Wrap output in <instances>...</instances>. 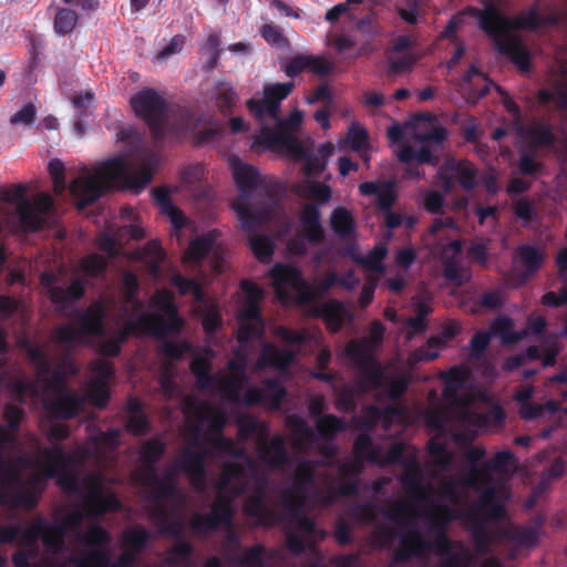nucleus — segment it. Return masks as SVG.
Masks as SVG:
<instances>
[{"mask_svg":"<svg viewBox=\"0 0 567 567\" xmlns=\"http://www.w3.org/2000/svg\"><path fill=\"white\" fill-rule=\"evenodd\" d=\"M471 529L477 554L484 555L494 544H499L504 539L514 542L519 546H532L537 540L535 529L519 528L512 525L504 508L499 517H492L474 511H461L456 516Z\"/></svg>","mask_w":567,"mask_h":567,"instance_id":"f8f14e48","label":"nucleus"},{"mask_svg":"<svg viewBox=\"0 0 567 567\" xmlns=\"http://www.w3.org/2000/svg\"><path fill=\"white\" fill-rule=\"evenodd\" d=\"M353 450V455L339 466L338 478L320 471L318 462L301 460L297 463L291 484L280 494L281 504L290 516L286 532L288 547L298 554L324 537V533L300 511L327 506L340 495L353 494L357 486L352 476L362 471L363 458H367L380 466L400 463L406 494L405 498L384 509L386 523L375 527L374 543L381 547L391 545L394 529H399L396 561L427 557L434 550L442 567H471L470 551L460 543H451L444 535V527L461 511L492 517L503 514L509 497L505 477L513 468V454L498 452L482 468L471 466L447 480L441 478L437 472L442 471L432 464L435 484H430L424 481L415 450L404 443H393L385 451L379 445L373 446L370 437L361 434Z\"/></svg>","mask_w":567,"mask_h":567,"instance_id":"f257e3e1","label":"nucleus"},{"mask_svg":"<svg viewBox=\"0 0 567 567\" xmlns=\"http://www.w3.org/2000/svg\"><path fill=\"white\" fill-rule=\"evenodd\" d=\"M347 140L351 148L359 153V155L368 162L370 159L368 153V133L365 128L358 122H352L349 130Z\"/></svg>","mask_w":567,"mask_h":567,"instance_id":"ea45409f","label":"nucleus"},{"mask_svg":"<svg viewBox=\"0 0 567 567\" xmlns=\"http://www.w3.org/2000/svg\"><path fill=\"white\" fill-rule=\"evenodd\" d=\"M131 105L137 116L150 126L153 135H163L167 117V102L164 96L152 87H146L131 97Z\"/></svg>","mask_w":567,"mask_h":567,"instance_id":"a211bd4d","label":"nucleus"},{"mask_svg":"<svg viewBox=\"0 0 567 567\" xmlns=\"http://www.w3.org/2000/svg\"><path fill=\"white\" fill-rule=\"evenodd\" d=\"M127 430L135 435L145 434L150 426L148 421L141 410L140 402L132 400L128 403Z\"/></svg>","mask_w":567,"mask_h":567,"instance_id":"a19ab883","label":"nucleus"},{"mask_svg":"<svg viewBox=\"0 0 567 567\" xmlns=\"http://www.w3.org/2000/svg\"><path fill=\"white\" fill-rule=\"evenodd\" d=\"M142 259L151 266L152 272L156 274L157 265L163 259V250L158 244L150 243L144 248Z\"/></svg>","mask_w":567,"mask_h":567,"instance_id":"e2e57ef3","label":"nucleus"},{"mask_svg":"<svg viewBox=\"0 0 567 567\" xmlns=\"http://www.w3.org/2000/svg\"><path fill=\"white\" fill-rule=\"evenodd\" d=\"M66 492L76 493L80 504L70 509L59 524L47 525L35 520L28 526H0V543L19 539L20 550L13 556L16 567H130L136 553L122 548L123 553L111 560L107 548L82 550L80 547H97L111 540L107 532L95 524L106 512L116 511L118 501L106 486L105 477L93 472L80 480Z\"/></svg>","mask_w":567,"mask_h":567,"instance_id":"7ed1b4c3","label":"nucleus"},{"mask_svg":"<svg viewBox=\"0 0 567 567\" xmlns=\"http://www.w3.org/2000/svg\"><path fill=\"white\" fill-rule=\"evenodd\" d=\"M358 41L357 53L353 58L372 53L377 50L374 41L382 34V28L373 16L362 18L355 25Z\"/></svg>","mask_w":567,"mask_h":567,"instance_id":"bb28decb","label":"nucleus"},{"mask_svg":"<svg viewBox=\"0 0 567 567\" xmlns=\"http://www.w3.org/2000/svg\"><path fill=\"white\" fill-rule=\"evenodd\" d=\"M188 349L189 347L187 343L166 342L164 344L163 351L168 359L162 364L159 384L162 392L166 398H172L176 394V388L172 381L175 373L173 359L182 357Z\"/></svg>","mask_w":567,"mask_h":567,"instance_id":"a878e982","label":"nucleus"},{"mask_svg":"<svg viewBox=\"0 0 567 567\" xmlns=\"http://www.w3.org/2000/svg\"><path fill=\"white\" fill-rule=\"evenodd\" d=\"M124 285L128 293L124 308L126 312L131 310V315L123 328L114 332L106 331L102 326L104 309L101 305L96 303L81 313L78 326L69 324L61 327L56 331V341L74 346L85 342L87 338H97L100 353L113 357L118 353L120 343L130 333H153L157 337H163L182 328L183 320L177 317L172 296L167 291H157L152 299V307L157 312L150 313L141 311V305L132 296L137 287L136 276L127 274L124 278Z\"/></svg>","mask_w":567,"mask_h":567,"instance_id":"39448f33","label":"nucleus"},{"mask_svg":"<svg viewBox=\"0 0 567 567\" xmlns=\"http://www.w3.org/2000/svg\"><path fill=\"white\" fill-rule=\"evenodd\" d=\"M275 334L289 343V348L279 349L272 344H265L256 363L258 369L270 365L276 369L284 370L293 361L296 351L292 349V347L301 343L305 340L303 334L291 331L285 327H278L275 330Z\"/></svg>","mask_w":567,"mask_h":567,"instance_id":"412c9836","label":"nucleus"},{"mask_svg":"<svg viewBox=\"0 0 567 567\" xmlns=\"http://www.w3.org/2000/svg\"><path fill=\"white\" fill-rule=\"evenodd\" d=\"M173 284L177 287L182 295L190 293L196 301H202L203 295L199 285L195 280H188L177 275L173 277Z\"/></svg>","mask_w":567,"mask_h":567,"instance_id":"680f3d73","label":"nucleus"},{"mask_svg":"<svg viewBox=\"0 0 567 567\" xmlns=\"http://www.w3.org/2000/svg\"><path fill=\"white\" fill-rule=\"evenodd\" d=\"M221 551L228 561L238 567H264L265 564V548L261 545H255L251 548L243 549L234 530L226 533Z\"/></svg>","mask_w":567,"mask_h":567,"instance_id":"b1692460","label":"nucleus"},{"mask_svg":"<svg viewBox=\"0 0 567 567\" xmlns=\"http://www.w3.org/2000/svg\"><path fill=\"white\" fill-rule=\"evenodd\" d=\"M333 153L334 146L331 143L320 145L316 152L310 150L308 145H305V156L295 158L305 162V173L307 176H311L324 169L327 158Z\"/></svg>","mask_w":567,"mask_h":567,"instance_id":"72a5a7b5","label":"nucleus"},{"mask_svg":"<svg viewBox=\"0 0 567 567\" xmlns=\"http://www.w3.org/2000/svg\"><path fill=\"white\" fill-rule=\"evenodd\" d=\"M339 282V277L334 272L328 274L324 278L320 279L312 286L308 285L307 289V301L319 298L323 295L330 287Z\"/></svg>","mask_w":567,"mask_h":567,"instance_id":"6e6d98bb","label":"nucleus"},{"mask_svg":"<svg viewBox=\"0 0 567 567\" xmlns=\"http://www.w3.org/2000/svg\"><path fill=\"white\" fill-rule=\"evenodd\" d=\"M240 433L244 437L251 434H256L258 436L256 444L257 455L259 460L269 467H281L288 461L285 439L280 435H276L271 440H267V429L264 423L258 421H248L241 426Z\"/></svg>","mask_w":567,"mask_h":567,"instance_id":"aec40b11","label":"nucleus"},{"mask_svg":"<svg viewBox=\"0 0 567 567\" xmlns=\"http://www.w3.org/2000/svg\"><path fill=\"white\" fill-rule=\"evenodd\" d=\"M554 96L560 106L567 107V66H560V75Z\"/></svg>","mask_w":567,"mask_h":567,"instance_id":"338daca9","label":"nucleus"},{"mask_svg":"<svg viewBox=\"0 0 567 567\" xmlns=\"http://www.w3.org/2000/svg\"><path fill=\"white\" fill-rule=\"evenodd\" d=\"M55 278L51 274H44L41 276V284L48 289L51 300L59 305L68 300H76L83 295V284L81 280L75 279L71 282L68 288L55 287Z\"/></svg>","mask_w":567,"mask_h":567,"instance_id":"7c9ffc66","label":"nucleus"},{"mask_svg":"<svg viewBox=\"0 0 567 567\" xmlns=\"http://www.w3.org/2000/svg\"><path fill=\"white\" fill-rule=\"evenodd\" d=\"M331 227L340 237H349L353 231V217L349 210L343 207L336 208L330 218Z\"/></svg>","mask_w":567,"mask_h":567,"instance_id":"79ce46f5","label":"nucleus"},{"mask_svg":"<svg viewBox=\"0 0 567 567\" xmlns=\"http://www.w3.org/2000/svg\"><path fill=\"white\" fill-rule=\"evenodd\" d=\"M313 313L321 317L328 329L336 332L344 322L351 320V315L344 306L338 301H328L316 306Z\"/></svg>","mask_w":567,"mask_h":567,"instance_id":"c756f323","label":"nucleus"},{"mask_svg":"<svg viewBox=\"0 0 567 567\" xmlns=\"http://www.w3.org/2000/svg\"><path fill=\"white\" fill-rule=\"evenodd\" d=\"M216 239L217 234L209 233L190 241L184 256V262L189 265L196 264L208 254H213L216 257L219 248Z\"/></svg>","mask_w":567,"mask_h":567,"instance_id":"473e14b6","label":"nucleus"},{"mask_svg":"<svg viewBox=\"0 0 567 567\" xmlns=\"http://www.w3.org/2000/svg\"><path fill=\"white\" fill-rule=\"evenodd\" d=\"M558 410V403L553 400L546 402L545 404H533L530 402H525L519 408V414L524 420H534L544 415L545 412L554 414Z\"/></svg>","mask_w":567,"mask_h":567,"instance_id":"c03bdc74","label":"nucleus"},{"mask_svg":"<svg viewBox=\"0 0 567 567\" xmlns=\"http://www.w3.org/2000/svg\"><path fill=\"white\" fill-rule=\"evenodd\" d=\"M297 192L305 198L315 199L321 203L328 202L331 196L330 188L321 183L307 182L300 185Z\"/></svg>","mask_w":567,"mask_h":567,"instance_id":"de8ad7c7","label":"nucleus"},{"mask_svg":"<svg viewBox=\"0 0 567 567\" xmlns=\"http://www.w3.org/2000/svg\"><path fill=\"white\" fill-rule=\"evenodd\" d=\"M301 233L310 244H318L323 239V229L320 223L319 210L313 205H305L301 216Z\"/></svg>","mask_w":567,"mask_h":567,"instance_id":"c9c22d12","label":"nucleus"},{"mask_svg":"<svg viewBox=\"0 0 567 567\" xmlns=\"http://www.w3.org/2000/svg\"><path fill=\"white\" fill-rule=\"evenodd\" d=\"M246 358L241 353H236L235 358L228 363L227 370L220 371L215 375L208 373L212 364L203 357L194 359L190 368L196 375L197 386L200 390L215 393L223 400L237 402L239 400V391L246 380Z\"/></svg>","mask_w":567,"mask_h":567,"instance_id":"ddd939ff","label":"nucleus"},{"mask_svg":"<svg viewBox=\"0 0 567 567\" xmlns=\"http://www.w3.org/2000/svg\"><path fill=\"white\" fill-rule=\"evenodd\" d=\"M545 259V252L532 246H523L517 249L514 264L522 270L524 278L537 271Z\"/></svg>","mask_w":567,"mask_h":567,"instance_id":"e433bc0d","label":"nucleus"},{"mask_svg":"<svg viewBox=\"0 0 567 567\" xmlns=\"http://www.w3.org/2000/svg\"><path fill=\"white\" fill-rule=\"evenodd\" d=\"M82 267L87 275H97L102 272L106 267V261L99 255H91L83 259Z\"/></svg>","mask_w":567,"mask_h":567,"instance_id":"774afa93","label":"nucleus"},{"mask_svg":"<svg viewBox=\"0 0 567 567\" xmlns=\"http://www.w3.org/2000/svg\"><path fill=\"white\" fill-rule=\"evenodd\" d=\"M465 14L476 18L480 27L494 38L498 51L505 53L522 71L528 69L529 52L514 31L534 30L558 21L555 14L539 16L536 8L524 11L515 18H507L497 7L486 4L483 10L468 8L464 13L453 17L442 32V37L453 38Z\"/></svg>","mask_w":567,"mask_h":567,"instance_id":"9d476101","label":"nucleus"},{"mask_svg":"<svg viewBox=\"0 0 567 567\" xmlns=\"http://www.w3.org/2000/svg\"><path fill=\"white\" fill-rule=\"evenodd\" d=\"M22 411L16 406H7L6 420L9 429L0 425V503L31 508L37 504L38 497L44 488L48 477H58L59 485L68 491L80 481L73 473V466L94 458L104 465L111 458L118 444L117 430L107 433L91 434L83 446H79L72 454H66L59 445L40 450L34 458H19L8 465L3 452L12 446L16 430Z\"/></svg>","mask_w":567,"mask_h":567,"instance_id":"20e7f679","label":"nucleus"},{"mask_svg":"<svg viewBox=\"0 0 567 567\" xmlns=\"http://www.w3.org/2000/svg\"><path fill=\"white\" fill-rule=\"evenodd\" d=\"M29 360L37 371L33 383L19 381L16 391L19 396L32 394L41 398L48 413L55 417L69 419L84 411L87 403L103 408L109 400L107 383L114 371L109 361L97 360L92 365V378L83 393L70 392L65 388V377L74 374L76 369L69 360H63L52 371L43 351L32 344L25 347Z\"/></svg>","mask_w":567,"mask_h":567,"instance_id":"423d86ee","label":"nucleus"},{"mask_svg":"<svg viewBox=\"0 0 567 567\" xmlns=\"http://www.w3.org/2000/svg\"><path fill=\"white\" fill-rule=\"evenodd\" d=\"M408 142L398 152L401 162L437 164V157L433 154V146L440 145L446 138L445 128L427 116H420L406 128Z\"/></svg>","mask_w":567,"mask_h":567,"instance_id":"2eb2a0df","label":"nucleus"},{"mask_svg":"<svg viewBox=\"0 0 567 567\" xmlns=\"http://www.w3.org/2000/svg\"><path fill=\"white\" fill-rule=\"evenodd\" d=\"M241 288L245 292V301L238 315V340L239 342H246L251 337H257L262 332L264 326L259 303L264 299V291L248 280L241 282Z\"/></svg>","mask_w":567,"mask_h":567,"instance_id":"6ab92c4d","label":"nucleus"},{"mask_svg":"<svg viewBox=\"0 0 567 567\" xmlns=\"http://www.w3.org/2000/svg\"><path fill=\"white\" fill-rule=\"evenodd\" d=\"M285 395L286 390L277 381L267 380L261 388H250L245 395V401L247 404L261 403L271 409H278Z\"/></svg>","mask_w":567,"mask_h":567,"instance_id":"c85d7f7f","label":"nucleus"},{"mask_svg":"<svg viewBox=\"0 0 567 567\" xmlns=\"http://www.w3.org/2000/svg\"><path fill=\"white\" fill-rule=\"evenodd\" d=\"M135 162L136 167L126 156H118L82 169L70 184V193L76 206L82 208L92 204L104 192L117 185L135 192L144 188L152 181L158 157L153 153H143Z\"/></svg>","mask_w":567,"mask_h":567,"instance_id":"1a4fd4ad","label":"nucleus"},{"mask_svg":"<svg viewBox=\"0 0 567 567\" xmlns=\"http://www.w3.org/2000/svg\"><path fill=\"white\" fill-rule=\"evenodd\" d=\"M457 87L462 95L471 103H476L488 91L486 79L475 66H472L464 78L458 81Z\"/></svg>","mask_w":567,"mask_h":567,"instance_id":"2f4dec72","label":"nucleus"},{"mask_svg":"<svg viewBox=\"0 0 567 567\" xmlns=\"http://www.w3.org/2000/svg\"><path fill=\"white\" fill-rule=\"evenodd\" d=\"M384 331L381 322L373 321L369 334L359 341H350L346 353L359 369L364 390L383 388L395 399L405 391L409 381L403 372L390 373L374 360L373 354L383 341Z\"/></svg>","mask_w":567,"mask_h":567,"instance_id":"9b49d317","label":"nucleus"},{"mask_svg":"<svg viewBox=\"0 0 567 567\" xmlns=\"http://www.w3.org/2000/svg\"><path fill=\"white\" fill-rule=\"evenodd\" d=\"M415 61L416 58L411 53H406L400 58L391 56L389 71L395 74L402 73L409 70Z\"/></svg>","mask_w":567,"mask_h":567,"instance_id":"69168bd1","label":"nucleus"},{"mask_svg":"<svg viewBox=\"0 0 567 567\" xmlns=\"http://www.w3.org/2000/svg\"><path fill=\"white\" fill-rule=\"evenodd\" d=\"M319 435L324 440H331L344 429L343 422L333 415H323L316 423Z\"/></svg>","mask_w":567,"mask_h":567,"instance_id":"a18cd8bd","label":"nucleus"},{"mask_svg":"<svg viewBox=\"0 0 567 567\" xmlns=\"http://www.w3.org/2000/svg\"><path fill=\"white\" fill-rule=\"evenodd\" d=\"M216 102L221 111L230 110L237 102V93L227 82L216 84Z\"/></svg>","mask_w":567,"mask_h":567,"instance_id":"8fccbe9b","label":"nucleus"},{"mask_svg":"<svg viewBox=\"0 0 567 567\" xmlns=\"http://www.w3.org/2000/svg\"><path fill=\"white\" fill-rule=\"evenodd\" d=\"M359 190L364 196H371L375 199L377 205L382 209H390L395 193L393 184L390 182H367L359 186Z\"/></svg>","mask_w":567,"mask_h":567,"instance_id":"f704fd0d","label":"nucleus"},{"mask_svg":"<svg viewBox=\"0 0 567 567\" xmlns=\"http://www.w3.org/2000/svg\"><path fill=\"white\" fill-rule=\"evenodd\" d=\"M442 344V339L431 338L426 346L420 348L414 353V361H432L439 357V348Z\"/></svg>","mask_w":567,"mask_h":567,"instance_id":"052dcab7","label":"nucleus"},{"mask_svg":"<svg viewBox=\"0 0 567 567\" xmlns=\"http://www.w3.org/2000/svg\"><path fill=\"white\" fill-rule=\"evenodd\" d=\"M455 228L452 218H437L430 227L429 233L424 237V244L432 250L434 255H440L445 262L444 277L461 286L467 282L471 274L467 268L458 267L454 262V258L461 252L462 244L460 240H450L445 244L450 231Z\"/></svg>","mask_w":567,"mask_h":567,"instance_id":"dca6fc26","label":"nucleus"},{"mask_svg":"<svg viewBox=\"0 0 567 567\" xmlns=\"http://www.w3.org/2000/svg\"><path fill=\"white\" fill-rule=\"evenodd\" d=\"M78 14L71 9H60L54 19V30L58 34L70 33L76 25Z\"/></svg>","mask_w":567,"mask_h":567,"instance_id":"09e8293b","label":"nucleus"},{"mask_svg":"<svg viewBox=\"0 0 567 567\" xmlns=\"http://www.w3.org/2000/svg\"><path fill=\"white\" fill-rule=\"evenodd\" d=\"M474 398L471 388L470 371L466 368H453L446 375L443 392L444 406L432 403L425 412V422L429 427L439 433L429 443L431 463L441 471L453 470L454 454L447 447V441L443 432L451 431L456 441H467L454 427L458 425L470 432L482 426L496 424L504 417L498 406L492 408L487 413H478L470 404Z\"/></svg>","mask_w":567,"mask_h":567,"instance_id":"0eeeda50","label":"nucleus"},{"mask_svg":"<svg viewBox=\"0 0 567 567\" xmlns=\"http://www.w3.org/2000/svg\"><path fill=\"white\" fill-rule=\"evenodd\" d=\"M307 54H296L291 59L281 63V71L288 78H295L303 71H307Z\"/></svg>","mask_w":567,"mask_h":567,"instance_id":"13d9d810","label":"nucleus"},{"mask_svg":"<svg viewBox=\"0 0 567 567\" xmlns=\"http://www.w3.org/2000/svg\"><path fill=\"white\" fill-rule=\"evenodd\" d=\"M264 39L280 49H288L290 47L289 40L282 34L281 30L272 24H264L260 29Z\"/></svg>","mask_w":567,"mask_h":567,"instance_id":"5fc2aeb1","label":"nucleus"},{"mask_svg":"<svg viewBox=\"0 0 567 567\" xmlns=\"http://www.w3.org/2000/svg\"><path fill=\"white\" fill-rule=\"evenodd\" d=\"M183 413L187 446L182 456L167 466L163 478L156 476L154 464L164 451V443L153 439L145 441L141 447V465L134 473V481L146 494L147 511L154 523L162 532L179 535L185 524L182 509L186 505V497L176 488L173 478L181 471H185L194 487L204 493L207 489L205 460L208 456H229L233 461L224 464L216 483V498L212 511L208 515H193V532L206 535L219 524L228 525L236 511L233 501L244 493H250L244 505L245 513L260 525H271L276 517L264 504L267 482L259 474L255 462L245 454L244 446L220 435L226 422L223 411L208 402L189 396L183 402Z\"/></svg>","mask_w":567,"mask_h":567,"instance_id":"f03ea898","label":"nucleus"},{"mask_svg":"<svg viewBox=\"0 0 567 567\" xmlns=\"http://www.w3.org/2000/svg\"><path fill=\"white\" fill-rule=\"evenodd\" d=\"M29 184H12L0 187V202L16 206V214L21 227L27 231L42 229L49 221L53 209L52 197L44 192L29 199Z\"/></svg>","mask_w":567,"mask_h":567,"instance_id":"4468645a","label":"nucleus"},{"mask_svg":"<svg viewBox=\"0 0 567 567\" xmlns=\"http://www.w3.org/2000/svg\"><path fill=\"white\" fill-rule=\"evenodd\" d=\"M558 351H559V348L556 342L546 344L543 348V355H542V351L538 347L532 346V347H528V349L526 351V358H528L530 360L543 358L544 367H549L555 363V359H556Z\"/></svg>","mask_w":567,"mask_h":567,"instance_id":"3c124183","label":"nucleus"},{"mask_svg":"<svg viewBox=\"0 0 567 567\" xmlns=\"http://www.w3.org/2000/svg\"><path fill=\"white\" fill-rule=\"evenodd\" d=\"M307 71L317 75H326L333 69V63L322 55L307 54Z\"/></svg>","mask_w":567,"mask_h":567,"instance_id":"bf43d9fd","label":"nucleus"},{"mask_svg":"<svg viewBox=\"0 0 567 567\" xmlns=\"http://www.w3.org/2000/svg\"><path fill=\"white\" fill-rule=\"evenodd\" d=\"M37 117V109L33 103L23 105L18 112L10 117L12 125L31 127Z\"/></svg>","mask_w":567,"mask_h":567,"instance_id":"4d7b16f0","label":"nucleus"},{"mask_svg":"<svg viewBox=\"0 0 567 567\" xmlns=\"http://www.w3.org/2000/svg\"><path fill=\"white\" fill-rule=\"evenodd\" d=\"M515 126L518 142L524 146H547L554 141L553 133L543 123L532 122L525 125L516 121Z\"/></svg>","mask_w":567,"mask_h":567,"instance_id":"cd10ccee","label":"nucleus"},{"mask_svg":"<svg viewBox=\"0 0 567 567\" xmlns=\"http://www.w3.org/2000/svg\"><path fill=\"white\" fill-rule=\"evenodd\" d=\"M443 204L444 195L440 192L430 189L423 192V206L429 213H441Z\"/></svg>","mask_w":567,"mask_h":567,"instance_id":"0e129e2a","label":"nucleus"},{"mask_svg":"<svg viewBox=\"0 0 567 567\" xmlns=\"http://www.w3.org/2000/svg\"><path fill=\"white\" fill-rule=\"evenodd\" d=\"M437 177L442 181L445 193L450 192L455 183L465 189L476 184V171L467 161H446L439 169Z\"/></svg>","mask_w":567,"mask_h":567,"instance_id":"393cba45","label":"nucleus"},{"mask_svg":"<svg viewBox=\"0 0 567 567\" xmlns=\"http://www.w3.org/2000/svg\"><path fill=\"white\" fill-rule=\"evenodd\" d=\"M49 174L53 183V190L56 195L65 190L64 165L59 159H52L48 165Z\"/></svg>","mask_w":567,"mask_h":567,"instance_id":"603ef678","label":"nucleus"},{"mask_svg":"<svg viewBox=\"0 0 567 567\" xmlns=\"http://www.w3.org/2000/svg\"><path fill=\"white\" fill-rule=\"evenodd\" d=\"M270 276L276 295L282 302L289 299L307 302L308 285L302 280L297 268L287 265H276L271 269Z\"/></svg>","mask_w":567,"mask_h":567,"instance_id":"4be33fe9","label":"nucleus"},{"mask_svg":"<svg viewBox=\"0 0 567 567\" xmlns=\"http://www.w3.org/2000/svg\"><path fill=\"white\" fill-rule=\"evenodd\" d=\"M148 536V532L141 526L126 529L122 535L121 547L137 554L144 547Z\"/></svg>","mask_w":567,"mask_h":567,"instance_id":"37998d69","label":"nucleus"},{"mask_svg":"<svg viewBox=\"0 0 567 567\" xmlns=\"http://www.w3.org/2000/svg\"><path fill=\"white\" fill-rule=\"evenodd\" d=\"M386 255V248L382 245L374 247L361 259L362 265L370 271L383 272L382 260Z\"/></svg>","mask_w":567,"mask_h":567,"instance_id":"864d4df0","label":"nucleus"},{"mask_svg":"<svg viewBox=\"0 0 567 567\" xmlns=\"http://www.w3.org/2000/svg\"><path fill=\"white\" fill-rule=\"evenodd\" d=\"M292 82L267 84L260 99L251 97L246 105L260 125L254 145L281 152L289 157L305 156V144L295 135L303 122V113L293 109L285 118L279 117L281 102L292 92Z\"/></svg>","mask_w":567,"mask_h":567,"instance_id":"6e6552de","label":"nucleus"},{"mask_svg":"<svg viewBox=\"0 0 567 567\" xmlns=\"http://www.w3.org/2000/svg\"><path fill=\"white\" fill-rule=\"evenodd\" d=\"M249 243L255 256L260 261L266 262L271 258L275 244L269 237L262 235H254L250 237Z\"/></svg>","mask_w":567,"mask_h":567,"instance_id":"49530a36","label":"nucleus"},{"mask_svg":"<svg viewBox=\"0 0 567 567\" xmlns=\"http://www.w3.org/2000/svg\"><path fill=\"white\" fill-rule=\"evenodd\" d=\"M229 167L235 183L241 194L233 202V208L236 212L243 228L251 230L258 224L270 218V213L252 212L248 204V196L259 183V175L255 167L244 163L238 157L229 158Z\"/></svg>","mask_w":567,"mask_h":567,"instance_id":"f3484780","label":"nucleus"},{"mask_svg":"<svg viewBox=\"0 0 567 567\" xmlns=\"http://www.w3.org/2000/svg\"><path fill=\"white\" fill-rule=\"evenodd\" d=\"M287 425L291 432L292 445L298 452H307L310 450H318L320 454L327 460L322 462L324 465H331L329 458L336 454L333 445L321 443L319 437L316 436L311 427H309L302 419L298 416H289Z\"/></svg>","mask_w":567,"mask_h":567,"instance_id":"5701e85b","label":"nucleus"},{"mask_svg":"<svg viewBox=\"0 0 567 567\" xmlns=\"http://www.w3.org/2000/svg\"><path fill=\"white\" fill-rule=\"evenodd\" d=\"M491 334L501 339L503 344H513L524 339L526 330L514 332V323L509 318L499 317L491 326Z\"/></svg>","mask_w":567,"mask_h":567,"instance_id":"4c0bfd02","label":"nucleus"},{"mask_svg":"<svg viewBox=\"0 0 567 567\" xmlns=\"http://www.w3.org/2000/svg\"><path fill=\"white\" fill-rule=\"evenodd\" d=\"M155 200L163 214L168 216L172 224L176 228H181L185 225L186 218L184 214L172 203L168 193L165 189L154 190Z\"/></svg>","mask_w":567,"mask_h":567,"instance_id":"58836bf2","label":"nucleus"}]
</instances>
